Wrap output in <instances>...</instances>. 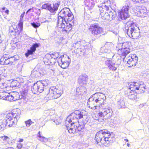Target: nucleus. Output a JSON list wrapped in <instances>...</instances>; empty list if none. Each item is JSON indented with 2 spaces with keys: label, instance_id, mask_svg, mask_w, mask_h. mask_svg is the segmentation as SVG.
Here are the masks:
<instances>
[{
  "label": "nucleus",
  "instance_id": "39448f33",
  "mask_svg": "<svg viewBox=\"0 0 149 149\" xmlns=\"http://www.w3.org/2000/svg\"><path fill=\"white\" fill-rule=\"evenodd\" d=\"M60 15L58 17V19L61 18L63 20H67L68 22H73V19L74 16L69 8H64L62 9L59 13Z\"/></svg>",
  "mask_w": 149,
  "mask_h": 149
},
{
  "label": "nucleus",
  "instance_id": "f3484780",
  "mask_svg": "<svg viewBox=\"0 0 149 149\" xmlns=\"http://www.w3.org/2000/svg\"><path fill=\"white\" fill-rule=\"evenodd\" d=\"M130 43L129 42H123L122 44V47L121 49H119L121 52V55L122 56L124 57V59L127 55L130 53V50L129 49L130 47Z\"/></svg>",
  "mask_w": 149,
  "mask_h": 149
},
{
  "label": "nucleus",
  "instance_id": "a19ab883",
  "mask_svg": "<svg viewBox=\"0 0 149 149\" xmlns=\"http://www.w3.org/2000/svg\"><path fill=\"white\" fill-rule=\"evenodd\" d=\"M104 46L108 49H110L113 47V44L111 42H107Z\"/></svg>",
  "mask_w": 149,
  "mask_h": 149
},
{
  "label": "nucleus",
  "instance_id": "f8f14e48",
  "mask_svg": "<svg viewBox=\"0 0 149 149\" xmlns=\"http://www.w3.org/2000/svg\"><path fill=\"white\" fill-rule=\"evenodd\" d=\"M70 62L69 57L66 55L61 56L57 60L58 65L63 68H65L68 67Z\"/></svg>",
  "mask_w": 149,
  "mask_h": 149
},
{
  "label": "nucleus",
  "instance_id": "a18cd8bd",
  "mask_svg": "<svg viewBox=\"0 0 149 149\" xmlns=\"http://www.w3.org/2000/svg\"><path fill=\"white\" fill-rule=\"evenodd\" d=\"M26 126L29 127L31 124L34 123V122L32 121L31 119H29L25 121Z\"/></svg>",
  "mask_w": 149,
  "mask_h": 149
},
{
  "label": "nucleus",
  "instance_id": "13d9d810",
  "mask_svg": "<svg viewBox=\"0 0 149 149\" xmlns=\"http://www.w3.org/2000/svg\"><path fill=\"white\" fill-rule=\"evenodd\" d=\"M59 120H60L59 119H57L56 120L54 119V122L55 123H56V124L57 125L59 124V123H60V122L59 121Z\"/></svg>",
  "mask_w": 149,
  "mask_h": 149
},
{
  "label": "nucleus",
  "instance_id": "20e7f679",
  "mask_svg": "<svg viewBox=\"0 0 149 149\" xmlns=\"http://www.w3.org/2000/svg\"><path fill=\"white\" fill-rule=\"evenodd\" d=\"M118 55V54L113 55L111 60L109 58H106L105 64L108 66L109 69L111 70L116 71L118 66V64H116V63L117 62H118L119 63L121 62V57Z\"/></svg>",
  "mask_w": 149,
  "mask_h": 149
},
{
  "label": "nucleus",
  "instance_id": "e2e57ef3",
  "mask_svg": "<svg viewBox=\"0 0 149 149\" xmlns=\"http://www.w3.org/2000/svg\"><path fill=\"white\" fill-rule=\"evenodd\" d=\"M9 10L8 9L6 10L5 11V12L6 13L7 15H8L9 14Z\"/></svg>",
  "mask_w": 149,
  "mask_h": 149
},
{
  "label": "nucleus",
  "instance_id": "393cba45",
  "mask_svg": "<svg viewBox=\"0 0 149 149\" xmlns=\"http://www.w3.org/2000/svg\"><path fill=\"white\" fill-rule=\"evenodd\" d=\"M6 100L9 101H15L20 98V96L17 92L8 93Z\"/></svg>",
  "mask_w": 149,
  "mask_h": 149
},
{
  "label": "nucleus",
  "instance_id": "6ab92c4d",
  "mask_svg": "<svg viewBox=\"0 0 149 149\" xmlns=\"http://www.w3.org/2000/svg\"><path fill=\"white\" fill-rule=\"evenodd\" d=\"M134 8L135 10L136 9V11L138 15L142 17H145L147 14L146 8L144 6H135Z\"/></svg>",
  "mask_w": 149,
  "mask_h": 149
},
{
  "label": "nucleus",
  "instance_id": "c03bdc74",
  "mask_svg": "<svg viewBox=\"0 0 149 149\" xmlns=\"http://www.w3.org/2000/svg\"><path fill=\"white\" fill-rule=\"evenodd\" d=\"M147 0H132L134 4L139 3H143L146 1Z\"/></svg>",
  "mask_w": 149,
  "mask_h": 149
},
{
  "label": "nucleus",
  "instance_id": "5fc2aeb1",
  "mask_svg": "<svg viewBox=\"0 0 149 149\" xmlns=\"http://www.w3.org/2000/svg\"><path fill=\"white\" fill-rule=\"evenodd\" d=\"M25 13V12H24L21 15L20 18V20L21 21H23V17H24V14Z\"/></svg>",
  "mask_w": 149,
  "mask_h": 149
},
{
  "label": "nucleus",
  "instance_id": "4c0bfd02",
  "mask_svg": "<svg viewBox=\"0 0 149 149\" xmlns=\"http://www.w3.org/2000/svg\"><path fill=\"white\" fill-rule=\"evenodd\" d=\"M85 41L84 40H81L80 41L77 42L76 43H75L74 45L75 46V47L78 48H81V45H82V44L85 43Z\"/></svg>",
  "mask_w": 149,
  "mask_h": 149
},
{
  "label": "nucleus",
  "instance_id": "412c9836",
  "mask_svg": "<svg viewBox=\"0 0 149 149\" xmlns=\"http://www.w3.org/2000/svg\"><path fill=\"white\" fill-rule=\"evenodd\" d=\"M46 73V72L45 70L41 69L38 70L37 68H35L32 71L31 75L33 77L37 78L42 77Z\"/></svg>",
  "mask_w": 149,
  "mask_h": 149
},
{
  "label": "nucleus",
  "instance_id": "ddd939ff",
  "mask_svg": "<svg viewBox=\"0 0 149 149\" xmlns=\"http://www.w3.org/2000/svg\"><path fill=\"white\" fill-rule=\"evenodd\" d=\"M17 56L15 55L10 57L8 55H4L0 59V63L2 65H11L15 60H17Z\"/></svg>",
  "mask_w": 149,
  "mask_h": 149
},
{
  "label": "nucleus",
  "instance_id": "338daca9",
  "mask_svg": "<svg viewBox=\"0 0 149 149\" xmlns=\"http://www.w3.org/2000/svg\"><path fill=\"white\" fill-rule=\"evenodd\" d=\"M6 9V7H3V8H2V9L3 10H4L5 9Z\"/></svg>",
  "mask_w": 149,
  "mask_h": 149
},
{
  "label": "nucleus",
  "instance_id": "0eeeda50",
  "mask_svg": "<svg viewBox=\"0 0 149 149\" xmlns=\"http://www.w3.org/2000/svg\"><path fill=\"white\" fill-rule=\"evenodd\" d=\"M99 106V107H104V105H107V103H106V97L104 94L102 93L97 92L91 95Z\"/></svg>",
  "mask_w": 149,
  "mask_h": 149
},
{
  "label": "nucleus",
  "instance_id": "774afa93",
  "mask_svg": "<svg viewBox=\"0 0 149 149\" xmlns=\"http://www.w3.org/2000/svg\"><path fill=\"white\" fill-rule=\"evenodd\" d=\"M124 141H125L127 142L128 141V140L127 139H124Z\"/></svg>",
  "mask_w": 149,
  "mask_h": 149
},
{
  "label": "nucleus",
  "instance_id": "0e129e2a",
  "mask_svg": "<svg viewBox=\"0 0 149 149\" xmlns=\"http://www.w3.org/2000/svg\"><path fill=\"white\" fill-rule=\"evenodd\" d=\"M6 149H14V148L13 147H8L7 148H6Z\"/></svg>",
  "mask_w": 149,
  "mask_h": 149
},
{
  "label": "nucleus",
  "instance_id": "aec40b11",
  "mask_svg": "<svg viewBox=\"0 0 149 149\" xmlns=\"http://www.w3.org/2000/svg\"><path fill=\"white\" fill-rule=\"evenodd\" d=\"M43 61L46 65H53L55 64L56 60L52 58V55L47 54L44 57Z\"/></svg>",
  "mask_w": 149,
  "mask_h": 149
},
{
  "label": "nucleus",
  "instance_id": "7c9ffc66",
  "mask_svg": "<svg viewBox=\"0 0 149 149\" xmlns=\"http://www.w3.org/2000/svg\"><path fill=\"white\" fill-rule=\"evenodd\" d=\"M28 86L27 85H25L23 88H22V91H21V94L22 97L20 99L22 98H24L25 97V96L27 94L28 92Z\"/></svg>",
  "mask_w": 149,
  "mask_h": 149
},
{
  "label": "nucleus",
  "instance_id": "680f3d73",
  "mask_svg": "<svg viewBox=\"0 0 149 149\" xmlns=\"http://www.w3.org/2000/svg\"><path fill=\"white\" fill-rule=\"evenodd\" d=\"M24 139H23L19 138V141L20 142H22L23 141Z\"/></svg>",
  "mask_w": 149,
  "mask_h": 149
},
{
  "label": "nucleus",
  "instance_id": "4d7b16f0",
  "mask_svg": "<svg viewBox=\"0 0 149 149\" xmlns=\"http://www.w3.org/2000/svg\"><path fill=\"white\" fill-rule=\"evenodd\" d=\"M22 31H20V30H18V29L14 28V32L15 33H17L18 34H19V33Z\"/></svg>",
  "mask_w": 149,
  "mask_h": 149
},
{
  "label": "nucleus",
  "instance_id": "69168bd1",
  "mask_svg": "<svg viewBox=\"0 0 149 149\" xmlns=\"http://www.w3.org/2000/svg\"><path fill=\"white\" fill-rule=\"evenodd\" d=\"M40 133V132L39 131L38 133V136L39 138H40V136H41Z\"/></svg>",
  "mask_w": 149,
  "mask_h": 149
},
{
  "label": "nucleus",
  "instance_id": "f03ea898",
  "mask_svg": "<svg viewBox=\"0 0 149 149\" xmlns=\"http://www.w3.org/2000/svg\"><path fill=\"white\" fill-rule=\"evenodd\" d=\"M129 89L127 91L126 95L129 99L134 100L137 98L136 93L140 94L144 92L146 88L143 82L139 81L131 83Z\"/></svg>",
  "mask_w": 149,
  "mask_h": 149
},
{
  "label": "nucleus",
  "instance_id": "5701e85b",
  "mask_svg": "<svg viewBox=\"0 0 149 149\" xmlns=\"http://www.w3.org/2000/svg\"><path fill=\"white\" fill-rule=\"evenodd\" d=\"M40 45L39 43H34L30 47V49H28L27 52L25 53V56L28 57L29 55L33 54L36 51V48L38 47Z\"/></svg>",
  "mask_w": 149,
  "mask_h": 149
},
{
  "label": "nucleus",
  "instance_id": "dca6fc26",
  "mask_svg": "<svg viewBox=\"0 0 149 149\" xmlns=\"http://www.w3.org/2000/svg\"><path fill=\"white\" fill-rule=\"evenodd\" d=\"M102 19L104 20L111 21L115 19L116 16V13L114 10H111L100 14Z\"/></svg>",
  "mask_w": 149,
  "mask_h": 149
},
{
  "label": "nucleus",
  "instance_id": "4468645a",
  "mask_svg": "<svg viewBox=\"0 0 149 149\" xmlns=\"http://www.w3.org/2000/svg\"><path fill=\"white\" fill-rule=\"evenodd\" d=\"M60 5V3H54L52 5L49 3L43 4L42 6V9L47 10L52 13H55L57 10Z\"/></svg>",
  "mask_w": 149,
  "mask_h": 149
},
{
  "label": "nucleus",
  "instance_id": "de8ad7c7",
  "mask_svg": "<svg viewBox=\"0 0 149 149\" xmlns=\"http://www.w3.org/2000/svg\"><path fill=\"white\" fill-rule=\"evenodd\" d=\"M1 138L3 139L4 141H6L7 142L9 141V138L7 136H4L1 137Z\"/></svg>",
  "mask_w": 149,
  "mask_h": 149
},
{
  "label": "nucleus",
  "instance_id": "6e6d98bb",
  "mask_svg": "<svg viewBox=\"0 0 149 149\" xmlns=\"http://www.w3.org/2000/svg\"><path fill=\"white\" fill-rule=\"evenodd\" d=\"M22 144L21 143H17V147L18 149H21L22 148Z\"/></svg>",
  "mask_w": 149,
  "mask_h": 149
},
{
  "label": "nucleus",
  "instance_id": "8fccbe9b",
  "mask_svg": "<svg viewBox=\"0 0 149 149\" xmlns=\"http://www.w3.org/2000/svg\"><path fill=\"white\" fill-rule=\"evenodd\" d=\"M39 140L42 141H48V139L44 137L40 136Z\"/></svg>",
  "mask_w": 149,
  "mask_h": 149
},
{
  "label": "nucleus",
  "instance_id": "37998d69",
  "mask_svg": "<svg viewBox=\"0 0 149 149\" xmlns=\"http://www.w3.org/2000/svg\"><path fill=\"white\" fill-rule=\"evenodd\" d=\"M23 21H21V20H20L18 23V27H19V29L20 30V31H22L23 30Z\"/></svg>",
  "mask_w": 149,
  "mask_h": 149
},
{
  "label": "nucleus",
  "instance_id": "603ef678",
  "mask_svg": "<svg viewBox=\"0 0 149 149\" xmlns=\"http://www.w3.org/2000/svg\"><path fill=\"white\" fill-rule=\"evenodd\" d=\"M34 7H32L28 9L26 13V14L27 15L29 13H30L31 12H34L33 10Z\"/></svg>",
  "mask_w": 149,
  "mask_h": 149
},
{
  "label": "nucleus",
  "instance_id": "9b49d317",
  "mask_svg": "<svg viewBox=\"0 0 149 149\" xmlns=\"http://www.w3.org/2000/svg\"><path fill=\"white\" fill-rule=\"evenodd\" d=\"M88 30L92 34V36L96 38L98 37L103 32L102 28L99 26L97 24H91L89 27Z\"/></svg>",
  "mask_w": 149,
  "mask_h": 149
},
{
  "label": "nucleus",
  "instance_id": "b1692460",
  "mask_svg": "<svg viewBox=\"0 0 149 149\" xmlns=\"http://www.w3.org/2000/svg\"><path fill=\"white\" fill-rule=\"evenodd\" d=\"M95 100L92 96H91L88 100L87 103L88 107L93 110L96 109L97 107H99V106L97 104H96V102H95Z\"/></svg>",
  "mask_w": 149,
  "mask_h": 149
},
{
  "label": "nucleus",
  "instance_id": "58836bf2",
  "mask_svg": "<svg viewBox=\"0 0 149 149\" xmlns=\"http://www.w3.org/2000/svg\"><path fill=\"white\" fill-rule=\"evenodd\" d=\"M50 54L52 55V58L56 60V58H57L59 56L58 53V52H54V53H52V54Z\"/></svg>",
  "mask_w": 149,
  "mask_h": 149
},
{
  "label": "nucleus",
  "instance_id": "bb28decb",
  "mask_svg": "<svg viewBox=\"0 0 149 149\" xmlns=\"http://www.w3.org/2000/svg\"><path fill=\"white\" fill-rule=\"evenodd\" d=\"M135 58H132V56L129 57L130 58L127 61L126 65L128 67H132L133 66H135L136 64L137 63V61L138 60V57L135 55Z\"/></svg>",
  "mask_w": 149,
  "mask_h": 149
},
{
  "label": "nucleus",
  "instance_id": "1a4fd4ad",
  "mask_svg": "<svg viewBox=\"0 0 149 149\" xmlns=\"http://www.w3.org/2000/svg\"><path fill=\"white\" fill-rule=\"evenodd\" d=\"M104 107H100V108L103 109L101 112L98 113L99 118L102 120L110 119L112 115V109L111 107L107 105H104Z\"/></svg>",
  "mask_w": 149,
  "mask_h": 149
},
{
  "label": "nucleus",
  "instance_id": "423d86ee",
  "mask_svg": "<svg viewBox=\"0 0 149 149\" xmlns=\"http://www.w3.org/2000/svg\"><path fill=\"white\" fill-rule=\"evenodd\" d=\"M83 112L79 110H75L68 116L66 119V123H79V119L83 117Z\"/></svg>",
  "mask_w": 149,
  "mask_h": 149
},
{
  "label": "nucleus",
  "instance_id": "4be33fe9",
  "mask_svg": "<svg viewBox=\"0 0 149 149\" xmlns=\"http://www.w3.org/2000/svg\"><path fill=\"white\" fill-rule=\"evenodd\" d=\"M12 114L8 113L6 116L5 119L4 120L7 126L9 127H11L13 123H15V119H14L13 117L12 116Z\"/></svg>",
  "mask_w": 149,
  "mask_h": 149
},
{
  "label": "nucleus",
  "instance_id": "cd10ccee",
  "mask_svg": "<svg viewBox=\"0 0 149 149\" xmlns=\"http://www.w3.org/2000/svg\"><path fill=\"white\" fill-rule=\"evenodd\" d=\"M9 113L12 114V116L13 117L14 119H15V122H16L20 117L21 111L19 109H17L13 110L12 112Z\"/></svg>",
  "mask_w": 149,
  "mask_h": 149
},
{
  "label": "nucleus",
  "instance_id": "864d4df0",
  "mask_svg": "<svg viewBox=\"0 0 149 149\" xmlns=\"http://www.w3.org/2000/svg\"><path fill=\"white\" fill-rule=\"evenodd\" d=\"M9 32L10 33H13L14 32V28L12 26H11L9 29Z\"/></svg>",
  "mask_w": 149,
  "mask_h": 149
},
{
  "label": "nucleus",
  "instance_id": "3c124183",
  "mask_svg": "<svg viewBox=\"0 0 149 149\" xmlns=\"http://www.w3.org/2000/svg\"><path fill=\"white\" fill-rule=\"evenodd\" d=\"M91 51V50L89 49H86L84 51H82V52H81V53L82 52L84 54L86 55L88 54V52Z\"/></svg>",
  "mask_w": 149,
  "mask_h": 149
},
{
  "label": "nucleus",
  "instance_id": "c85d7f7f",
  "mask_svg": "<svg viewBox=\"0 0 149 149\" xmlns=\"http://www.w3.org/2000/svg\"><path fill=\"white\" fill-rule=\"evenodd\" d=\"M88 80V76L85 74H83L79 76L78 81L79 84L84 85L86 84Z\"/></svg>",
  "mask_w": 149,
  "mask_h": 149
},
{
  "label": "nucleus",
  "instance_id": "79ce46f5",
  "mask_svg": "<svg viewBox=\"0 0 149 149\" xmlns=\"http://www.w3.org/2000/svg\"><path fill=\"white\" fill-rule=\"evenodd\" d=\"M31 25L35 28H38L40 26V24L39 23H37L36 22H33L31 23Z\"/></svg>",
  "mask_w": 149,
  "mask_h": 149
},
{
  "label": "nucleus",
  "instance_id": "ea45409f",
  "mask_svg": "<svg viewBox=\"0 0 149 149\" xmlns=\"http://www.w3.org/2000/svg\"><path fill=\"white\" fill-rule=\"evenodd\" d=\"M84 116V118H83V117L82 118H83V119L82 121V124L81 125H84V127L85 125L87 123L88 120L87 117L85 116Z\"/></svg>",
  "mask_w": 149,
  "mask_h": 149
},
{
  "label": "nucleus",
  "instance_id": "052dcab7",
  "mask_svg": "<svg viewBox=\"0 0 149 149\" xmlns=\"http://www.w3.org/2000/svg\"><path fill=\"white\" fill-rule=\"evenodd\" d=\"M14 143V141L12 140L10 142L9 141L7 142V143L9 144L10 145H12Z\"/></svg>",
  "mask_w": 149,
  "mask_h": 149
},
{
  "label": "nucleus",
  "instance_id": "bf43d9fd",
  "mask_svg": "<svg viewBox=\"0 0 149 149\" xmlns=\"http://www.w3.org/2000/svg\"><path fill=\"white\" fill-rule=\"evenodd\" d=\"M3 73L1 70H0V79H3Z\"/></svg>",
  "mask_w": 149,
  "mask_h": 149
},
{
  "label": "nucleus",
  "instance_id": "7ed1b4c3",
  "mask_svg": "<svg viewBox=\"0 0 149 149\" xmlns=\"http://www.w3.org/2000/svg\"><path fill=\"white\" fill-rule=\"evenodd\" d=\"M126 24L127 26H125V29L128 36L134 39L138 38L140 36V32L135 23L132 22H128Z\"/></svg>",
  "mask_w": 149,
  "mask_h": 149
},
{
  "label": "nucleus",
  "instance_id": "e433bc0d",
  "mask_svg": "<svg viewBox=\"0 0 149 149\" xmlns=\"http://www.w3.org/2000/svg\"><path fill=\"white\" fill-rule=\"evenodd\" d=\"M8 93L6 92L0 93V98L1 99L6 100V97L8 96Z\"/></svg>",
  "mask_w": 149,
  "mask_h": 149
},
{
  "label": "nucleus",
  "instance_id": "f257e3e1",
  "mask_svg": "<svg viewBox=\"0 0 149 149\" xmlns=\"http://www.w3.org/2000/svg\"><path fill=\"white\" fill-rule=\"evenodd\" d=\"M95 140L97 143L100 142L106 146H109L112 144L115 140V138L113 136V133L108 131L107 130H102L97 132L95 137Z\"/></svg>",
  "mask_w": 149,
  "mask_h": 149
},
{
  "label": "nucleus",
  "instance_id": "a211bd4d",
  "mask_svg": "<svg viewBox=\"0 0 149 149\" xmlns=\"http://www.w3.org/2000/svg\"><path fill=\"white\" fill-rule=\"evenodd\" d=\"M129 6L127 5L123 6L119 13V17L121 20H125L129 17L128 10Z\"/></svg>",
  "mask_w": 149,
  "mask_h": 149
},
{
  "label": "nucleus",
  "instance_id": "9d476101",
  "mask_svg": "<svg viewBox=\"0 0 149 149\" xmlns=\"http://www.w3.org/2000/svg\"><path fill=\"white\" fill-rule=\"evenodd\" d=\"M67 124L68 125L66 126L70 133L75 134L84 128V125H80L79 123H68L67 122Z\"/></svg>",
  "mask_w": 149,
  "mask_h": 149
},
{
  "label": "nucleus",
  "instance_id": "c756f323",
  "mask_svg": "<svg viewBox=\"0 0 149 149\" xmlns=\"http://www.w3.org/2000/svg\"><path fill=\"white\" fill-rule=\"evenodd\" d=\"M98 7L99 8L100 14V13H104L110 10L109 6H107L105 3L100 4L98 6Z\"/></svg>",
  "mask_w": 149,
  "mask_h": 149
},
{
  "label": "nucleus",
  "instance_id": "a878e982",
  "mask_svg": "<svg viewBox=\"0 0 149 149\" xmlns=\"http://www.w3.org/2000/svg\"><path fill=\"white\" fill-rule=\"evenodd\" d=\"M38 92L41 93L44 90V86H46L49 84V82L48 80L38 81Z\"/></svg>",
  "mask_w": 149,
  "mask_h": 149
},
{
  "label": "nucleus",
  "instance_id": "f704fd0d",
  "mask_svg": "<svg viewBox=\"0 0 149 149\" xmlns=\"http://www.w3.org/2000/svg\"><path fill=\"white\" fill-rule=\"evenodd\" d=\"M31 89L33 93H36L38 92V81L36 83H34L33 86L31 87Z\"/></svg>",
  "mask_w": 149,
  "mask_h": 149
},
{
  "label": "nucleus",
  "instance_id": "09e8293b",
  "mask_svg": "<svg viewBox=\"0 0 149 149\" xmlns=\"http://www.w3.org/2000/svg\"><path fill=\"white\" fill-rule=\"evenodd\" d=\"M6 84L3 83H0V91H1V89H3V88L6 87Z\"/></svg>",
  "mask_w": 149,
  "mask_h": 149
},
{
  "label": "nucleus",
  "instance_id": "72a5a7b5",
  "mask_svg": "<svg viewBox=\"0 0 149 149\" xmlns=\"http://www.w3.org/2000/svg\"><path fill=\"white\" fill-rule=\"evenodd\" d=\"M100 52V53H108L110 54H113L111 50L108 49L104 45L103 47L101 48Z\"/></svg>",
  "mask_w": 149,
  "mask_h": 149
},
{
  "label": "nucleus",
  "instance_id": "473e14b6",
  "mask_svg": "<svg viewBox=\"0 0 149 149\" xmlns=\"http://www.w3.org/2000/svg\"><path fill=\"white\" fill-rule=\"evenodd\" d=\"M81 48H79L78 47L77 49V52L78 53H79V54H81L82 53H81V52H82V51H84V50L86 49H89V48H88V46L87 45L85 44V43H84L82 44V45H81Z\"/></svg>",
  "mask_w": 149,
  "mask_h": 149
},
{
  "label": "nucleus",
  "instance_id": "c9c22d12",
  "mask_svg": "<svg viewBox=\"0 0 149 149\" xmlns=\"http://www.w3.org/2000/svg\"><path fill=\"white\" fill-rule=\"evenodd\" d=\"M118 106L121 108H125V102L123 99H121L118 102Z\"/></svg>",
  "mask_w": 149,
  "mask_h": 149
},
{
  "label": "nucleus",
  "instance_id": "6e6552de",
  "mask_svg": "<svg viewBox=\"0 0 149 149\" xmlns=\"http://www.w3.org/2000/svg\"><path fill=\"white\" fill-rule=\"evenodd\" d=\"M63 93V91L60 88L53 87L49 89L47 97L48 100L57 99L60 97Z\"/></svg>",
  "mask_w": 149,
  "mask_h": 149
},
{
  "label": "nucleus",
  "instance_id": "2f4dec72",
  "mask_svg": "<svg viewBox=\"0 0 149 149\" xmlns=\"http://www.w3.org/2000/svg\"><path fill=\"white\" fill-rule=\"evenodd\" d=\"M76 91L78 94L83 95L86 94V89L84 86L81 87L80 88H78Z\"/></svg>",
  "mask_w": 149,
  "mask_h": 149
},
{
  "label": "nucleus",
  "instance_id": "49530a36",
  "mask_svg": "<svg viewBox=\"0 0 149 149\" xmlns=\"http://www.w3.org/2000/svg\"><path fill=\"white\" fill-rule=\"evenodd\" d=\"M6 126H7V125L3 120L2 123L0 125V130H3Z\"/></svg>",
  "mask_w": 149,
  "mask_h": 149
},
{
  "label": "nucleus",
  "instance_id": "2eb2a0df",
  "mask_svg": "<svg viewBox=\"0 0 149 149\" xmlns=\"http://www.w3.org/2000/svg\"><path fill=\"white\" fill-rule=\"evenodd\" d=\"M58 20L57 25L58 27L62 29L63 31L68 32L72 29V24L71 23H67L65 20H63L62 19Z\"/></svg>",
  "mask_w": 149,
  "mask_h": 149
}]
</instances>
